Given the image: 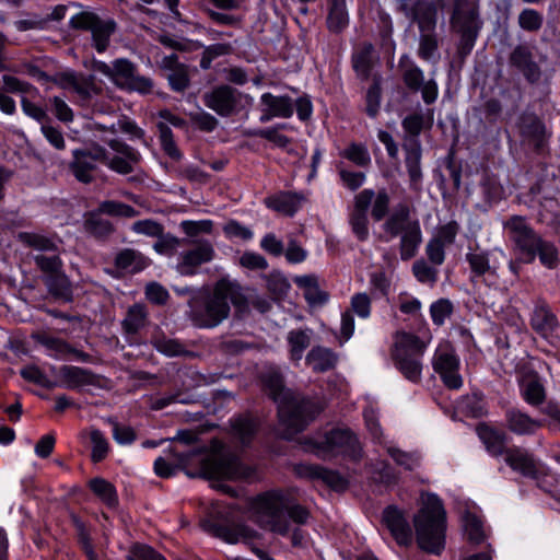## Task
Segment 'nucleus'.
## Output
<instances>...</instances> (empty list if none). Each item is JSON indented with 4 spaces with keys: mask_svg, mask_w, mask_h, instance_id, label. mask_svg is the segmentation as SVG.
<instances>
[{
    "mask_svg": "<svg viewBox=\"0 0 560 560\" xmlns=\"http://www.w3.org/2000/svg\"><path fill=\"white\" fill-rule=\"evenodd\" d=\"M231 289V281L221 279L214 284L212 291L201 289L194 292L187 303V318L200 329H210L220 325L230 315Z\"/></svg>",
    "mask_w": 560,
    "mask_h": 560,
    "instance_id": "f257e3e1",
    "label": "nucleus"
},
{
    "mask_svg": "<svg viewBox=\"0 0 560 560\" xmlns=\"http://www.w3.org/2000/svg\"><path fill=\"white\" fill-rule=\"evenodd\" d=\"M257 522L261 528L285 536L290 533L289 516L296 524H305L308 511L300 505H290L285 495L270 491L259 495L255 503Z\"/></svg>",
    "mask_w": 560,
    "mask_h": 560,
    "instance_id": "f03ea898",
    "label": "nucleus"
},
{
    "mask_svg": "<svg viewBox=\"0 0 560 560\" xmlns=\"http://www.w3.org/2000/svg\"><path fill=\"white\" fill-rule=\"evenodd\" d=\"M324 404L314 397L305 396L294 390H287L278 404L281 436L293 439L304 431L324 410Z\"/></svg>",
    "mask_w": 560,
    "mask_h": 560,
    "instance_id": "7ed1b4c3",
    "label": "nucleus"
},
{
    "mask_svg": "<svg viewBox=\"0 0 560 560\" xmlns=\"http://www.w3.org/2000/svg\"><path fill=\"white\" fill-rule=\"evenodd\" d=\"M413 525L419 548L439 556L445 548L446 512L436 495L428 497L415 515Z\"/></svg>",
    "mask_w": 560,
    "mask_h": 560,
    "instance_id": "20e7f679",
    "label": "nucleus"
},
{
    "mask_svg": "<svg viewBox=\"0 0 560 560\" xmlns=\"http://www.w3.org/2000/svg\"><path fill=\"white\" fill-rule=\"evenodd\" d=\"M482 26L479 0H453L450 28L458 36L456 54L462 60L472 51Z\"/></svg>",
    "mask_w": 560,
    "mask_h": 560,
    "instance_id": "39448f33",
    "label": "nucleus"
},
{
    "mask_svg": "<svg viewBox=\"0 0 560 560\" xmlns=\"http://www.w3.org/2000/svg\"><path fill=\"white\" fill-rule=\"evenodd\" d=\"M383 231L390 237H400L399 254L404 261L412 259L422 243L420 221L411 215L407 203H398L383 223Z\"/></svg>",
    "mask_w": 560,
    "mask_h": 560,
    "instance_id": "423d86ee",
    "label": "nucleus"
},
{
    "mask_svg": "<svg viewBox=\"0 0 560 560\" xmlns=\"http://www.w3.org/2000/svg\"><path fill=\"white\" fill-rule=\"evenodd\" d=\"M187 475L209 480H238L249 478L253 475V469L244 466L237 455L220 447L200 459L197 472L187 471Z\"/></svg>",
    "mask_w": 560,
    "mask_h": 560,
    "instance_id": "0eeeda50",
    "label": "nucleus"
},
{
    "mask_svg": "<svg viewBox=\"0 0 560 560\" xmlns=\"http://www.w3.org/2000/svg\"><path fill=\"white\" fill-rule=\"evenodd\" d=\"M425 349L427 343L411 332L397 331L394 335L390 357L396 369L410 382L418 383L421 380L420 359Z\"/></svg>",
    "mask_w": 560,
    "mask_h": 560,
    "instance_id": "6e6552de",
    "label": "nucleus"
},
{
    "mask_svg": "<svg viewBox=\"0 0 560 560\" xmlns=\"http://www.w3.org/2000/svg\"><path fill=\"white\" fill-rule=\"evenodd\" d=\"M117 218H135L139 212L130 205L117 200H104L98 207L84 214L83 229L94 238L105 242L116 231L115 225L103 215Z\"/></svg>",
    "mask_w": 560,
    "mask_h": 560,
    "instance_id": "1a4fd4ad",
    "label": "nucleus"
},
{
    "mask_svg": "<svg viewBox=\"0 0 560 560\" xmlns=\"http://www.w3.org/2000/svg\"><path fill=\"white\" fill-rule=\"evenodd\" d=\"M91 69L104 74L120 89L137 91L142 94H149L153 89V81L150 78L139 75L137 73V66L127 58L114 60L113 66L93 59L91 61Z\"/></svg>",
    "mask_w": 560,
    "mask_h": 560,
    "instance_id": "9d476101",
    "label": "nucleus"
},
{
    "mask_svg": "<svg viewBox=\"0 0 560 560\" xmlns=\"http://www.w3.org/2000/svg\"><path fill=\"white\" fill-rule=\"evenodd\" d=\"M317 455L326 458L339 454L359 460L362 456L357 435L349 429H332L325 433L320 441L315 442Z\"/></svg>",
    "mask_w": 560,
    "mask_h": 560,
    "instance_id": "9b49d317",
    "label": "nucleus"
},
{
    "mask_svg": "<svg viewBox=\"0 0 560 560\" xmlns=\"http://www.w3.org/2000/svg\"><path fill=\"white\" fill-rule=\"evenodd\" d=\"M69 25L73 30L91 32L92 46L101 54L106 51L110 37L117 30V23L113 19L103 20L91 11L75 14L71 18Z\"/></svg>",
    "mask_w": 560,
    "mask_h": 560,
    "instance_id": "f8f14e48",
    "label": "nucleus"
},
{
    "mask_svg": "<svg viewBox=\"0 0 560 560\" xmlns=\"http://www.w3.org/2000/svg\"><path fill=\"white\" fill-rule=\"evenodd\" d=\"M107 160V150L94 144L92 148L75 149L72 151V160L68 168L74 178L81 184H92L96 180L98 174V163Z\"/></svg>",
    "mask_w": 560,
    "mask_h": 560,
    "instance_id": "ddd939ff",
    "label": "nucleus"
},
{
    "mask_svg": "<svg viewBox=\"0 0 560 560\" xmlns=\"http://www.w3.org/2000/svg\"><path fill=\"white\" fill-rule=\"evenodd\" d=\"M516 128L522 144L529 147L536 154L548 152L551 133L536 113L523 112L517 117Z\"/></svg>",
    "mask_w": 560,
    "mask_h": 560,
    "instance_id": "4468645a",
    "label": "nucleus"
},
{
    "mask_svg": "<svg viewBox=\"0 0 560 560\" xmlns=\"http://www.w3.org/2000/svg\"><path fill=\"white\" fill-rule=\"evenodd\" d=\"M405 86L412 93H421L427 105L433 104L439 96V86L434 79L424 80L423 71L410 59L402 55L398 63Z\"/></svg>",
    "mask_w": 560,
    "mask_h": 560,
    "instance_id": "2eb2a0df",
    "label": "nucleus"
},
{
    "mask_svg": "<svg viewBox=\"0 0 560 560\" xmlns=\"http://www.w3.org/2000/svg\"><path fill=\"white\" fill-rule=\"evenodd\" d=\"M243 93L229 84H220L202 95L206 107L221 117H231L241 109Z\"/></svg>",
    "mask_w": 560,
    "mask_h": 560,
    "instance_id": "dca6fc26",
    "label": "nucleus"
},
{
    "mask_svg": "<svg viewBox=\"0 0 560 560\" xmlns=\"http://www.w3.org/2000/svg\"><path fill=\"white\" fill-rule=\"evenodd\" d=\"M432 366L447 388L458 389L463 385L462 376L458 373L459 359L448 343L438 347L433 355Z\"/></svg>",
    "mask_w": 560,
    "mask_h": 560,
    "instance_id": "f3484780",
    "label": "nucleus"
},
{
    "mask_svg": "<svg viewBox=\"0 0 560 560\" xmlns=\"http://www.w3.org/2000/svg\"><path fill=\"white\" fill-rule=\"evenodd\" d=\"M503 228L515 248L526 258L534 253V248L542 238L522 215H512L503 223Z\"/></svg>",
    "mask_w": 560,
    "mask_h": 560,
    "instance_id": "a211bd4d",
    "label": "nucleus"
},
{
    "mask_svg": "<svg viewBox=\"0 0 560 560\" xmlns=\"http://www.w3.org/2000/svg\"><path fill=\"white\" fill-rule=\"evenodd\" d=\"M374 198L373 189H363L353 198V207L349 213V224L360 242L369 238L368 212Z\"/></svg>",
    "mask_w": 560,
    "mask_h": 560,
    "instance_id": "6ab92c4d",
    "label": "nucleus"
},
{
    "mask_svg": "<svg viewBox=\"0 0 560 560\" xmlns=\"http://www.w3.org/2000/svg\"><path fill=\"white\" fill-rule=\"evenodd\" d=\"M509 65L521 73L529 84L540 81L542 71L535 60L533 49L527 44H518L509 55Z\"/></svg>",
    "mask_w": 560,
    "mask_h": 560,
    "instance_id": "aec40b11",
    "label": "nucleus"
},
{
    "mask_svg": "<svg viewBox=\"0 0 560 560\" xmlns=\"http://www.w3.org/2000/svg\"><path fill=\"white\" fill-rule=\"evenodd\" d=\"M107 144L117 155L110 158L107 153V160L103 161V164L121 175L135 172V166L141 161V154L136 149L118 139H112Z\"/></svg>",
    "mask_w": 560,
    "mask_h": 560,
    "instance_id": "412c9836",
    "label": "nucleus"
},
{
    "mask_svg": "<svg viewBox=\"0 0 560 560\" xmlns=\"http://www.w3.org/2000/svg\"><path fill=\"white\" fill-rule=\"evenodd\" d=\"M506 465L514 471L530 479L540 475V464L535 456L521 446H510L504 455Z\"/></svg>",
    "mask_w": 560,
    "mask_h": 560,
    "instance_id": "4be33fe9",
    "label": "nucleus"
},
{
    "mask_svg": "<svg viewBox=\"0 0 560 560\" xmlns=\"http://www.w3.org/2000/svg\"><path fill=\"white\" fill-rule=\"evenodd\" d=\"M382 520L398 545L407 547L412 542V529L401 510L389 505L383 511Z\"/></svg>",
    "mask_w": 560,
    "mask_h": 560,
    "instance_id": "5701e85b",
    "label": "nucleus"
},
{
    "mask_svg": "<svg viewBox=\"0 0 560 560\" xmlns=\"http://www.w3.org/2000/svg\"><path fill=\"white\" fill-rule=\"evenodd\" d=\"M214 257V249L208 241L198 242L196 247L182 254L176 269L182 276H194L202 264Z\"/></svg>",
    "mask_w": 560,
    "mask_h": 560,
    "instance_id": "b1692460",
    "label": "nucleus"
},
{
    "mask_svg": "<svg viewBox=\"0 0 560 560\" xmlns=\"http://www.w3.org/2000/svg\"><path fill=\"white\" fill-rule=\"evenodd\" d=\"M59 375L63 385L70 389L83 386L103 387V376L80 366L62 365L59 369Z\"/></svg>",
    "mask_w": 560,
    "mask_h": 560,
    "instance_id": "393cba45",
    "label": "nucleus"
},
{
    "mask_svg": "<svg viewBox=\"0 0 560 560\" xmlns=\"http://www.w3.org/2000/svg\"><path fill=\"white\" fill-rule=\"evenodd\" d=\"M161 69L167 71L165 78L174 92H184L190 85L188 66L179 62L178 56L172 54L165 56L161 61Z\"/></svg>",
    "mask_w": 560,
    "mask_h": 560,
    "instance_id": "a878e982",
    "label": "nucleus"
},
{
    "mask_svg": "<svg viewBox=\"0 0 560 560\" xmlns=\"http://www.w3.org/2000/svg\"><path fill=\"white\" fill-rule=\"evenodd\" d=\"M202 527L213 536L223 539L229 544H236L240 540L248 541L254 539L257 534L254 529L248 526L237 525H224L214 522H203Z\"/></svg>",
    "mask_w": 560,
    "mask_h": 560,
    "instance_id": "bb28decb",
    "label": "nucleus"
},
{
    "mask_svg": "<svg viewBox=\"0 0 560 560\" xmlns=\"http://www.w3.org/2000/svg\"><path fill=\"white\" fill-rule=\"evenodd\" d=\"M258 380L264 393L277 405L289 388H285L284 376L281 370L275 365L265 366L258 374Z\"/></svg>",
    "mask_w": 560,
    "mask_h": 560,
    "instance_id": "cd10ccee",
    "label": "nucleus"
},
{
    "mask_svg": "<svg viewBox=\"0 0 560 560\" xmlns=\"http://www.w3.org/2000/svg\"><path fill=\"white\" fill-rule=\"evenodd\" d=\"M405 18L417 24L419 33H432L433 31H436L438 25V3L431 0L420 2L411 13Z\"/></svg>",
    "mask_w": 560,
    "mask_h": 560,
    "instance_id": "c85d7f7f",
    "label": "nucleus"
},
{
    "mask_svg": "<svg viewBox=\"0 0 560 560\" xmlns=\"http://www.w3.org/2000/svg\"><path fill=\"white\" fill-rule=\"evenodd\" d=\"M298 472L301 476L320 479L335 491H345L349 485L348 480L338 471L327 469L319 465H301L298 467Z\"/></svg>",
    "mask_w": 560,
    "mask_h": 560,
    "instance_id": "c756f323",
    "label": "nucleus"
},
{
    "mask_svg": "<svg viewBox=\"0 0 560 560\" xmlns=\"http://www.w3.org/2000/svg\"><path fill=\"white\" fill-rule=\"evenodd\" d=\"M505 425L511 432L517 435H530L541 428L542 423L522 410L512 407L505 411Z\"/></svg>",
    "mask_w": 560,
    "mask_h": 560,
    "instance_id": "7c9ffc66",
    "label": "nucleus"
},
{
    "mask_svg": "<svg viewBox=\"0 0 560 560\" xmlns=\"http://www.w3.org/2000/svg\"><path fill=\"white\" fill-rule=\"evenodd\" d=\"M532 328L542 337L553 334L559 324L556 315L544 300L536 302L532 318Z\"/></svg>",
    "mask_w": 560,
    "mask_h": 560,
    "instance_id": "2f4dec72",
    "label": "nucleus"
},
{
    "mask_svg": "<svg viewBox=\"0 0 560 560\" xmlns=\"http://www.w3.org/2000/svg\"><path fill=\"white\" fill-rule=\"evenodd\" d=\"M303 200V195L298 192L280 191L267 197L264 202L267 208L276 212L287 217H293L294 213L300 209Z\"/></svg>",
    "mask_w": 560,
    "mask_h": 560,
    "instance_id": "473e14b6",
    "label": "nucleus"
},
{
    "mask_svg": "<svg viewBox=\"0 0 560 560\" xmlns=\"http://www.w3.org/2000/svg\"><path fill=\"white\" fill-rule=\"evenodd\" d=\"M377 60L374 46L371 43H363L351 56V65L357 77L361 81H366L371 77V71Z\"/></svg>",
    "mask_w": 560,
    "mask_h": 560,
    "instance_id": "72a5a7b5",
    "label": "nucleus"
},
{
    "mask_svg": "<svg viewBox=\"0 0 560 560\" xmlns=\"http://www.w3.org/2000/svg\"><path fill=\"white\" fill-rule=\"evenodd\" d=\"M477 433L482 443L485 444L487 451L492 456H504L508 447L505 446L506 434L502 431H499L486 423H480L477 427Z\"/></svg>",
    "mask_w": 560,
    "mask_h": 560,
    "instance_id": "f704fd0d",
    "label": "nucleus"
},
{
    "mask_svg": "<svg viewBox=\"0 0 560 560\" xmlns=\"http://www.w3.org/2000/svg\"><path fill=\"white\" fill-rule=\"evenodd\" d=\"M151 260L139 250L133 248H124L119 250L114 259V265L117 269L138 273L144 270Z\"/></svg>",
    "mask_w": 560,
    "mask_h": 560,
    "instance_id": "c9c22d12",
    "label": "nucleus"
},
{
    "mask_svg": "<svg viewBox=\"0 0 560 560\" xmlns=\"http://www.w3.org/2000/svg\"><path fill=\"white\" fill-rule=\"evenodd\" d=\"M466 261L469 265L471 279L481 278L486 275L497 276L495 267L490 264L489 252L480 249L479 246L469 249L466 254Z\"/></svg>",
    "mask_w": 560,
    "mask_h": 560,
    "instance_id": "e433bc0d",
    "label": "nucleus"
},
{
    "mask_svg": "<svg viewBox=\"0 0 560 560\" xmlns=\"http://www.w3.org/2000/svg\"><path fill=\"white\" fill-rule=\"evenodd\" d=\"M536 256H538L540 264L549 270H555L560 266L559 249L550 241L541 238L537 246L534 248V253L527 256L525 262H533Z\"/></svg>",
    "mask_w": 560,
    "mask_h": 560,
    "instance_id": "4c0bfd02",
    "label": "nucleus"
},
{
    "mask_svg": "<svg viewBox=\"0 0 560 560\" xmlns=\"http://www.w3.org/2000/svg\"><path fill=\"white\" fill-rule=\"evenodd\" d=\"M44 283L49 292L57 300H61L63 302H72L73 300V290L72 284L63 272V270L50 275L48 277H44Z\"/></svg>",
    "mask_w": 560,
    "mask_h": 560,
    "instance_id": "58836bf2",
    "label": "nucleus"
},
{
    "mask_svg": "<svg viewBox=\"0 0 560 560\" xmlns=\"http://www.w3.org/2000/svg\"><path fill=\"white\" fill-rule=\"evenodd\" d=\"M18 240L25 246L40 252L39 254L56 253L59 250V244L62 243L58 237H49L33 232H20Z\"/></svg>",
    "mask_w": 560,
    "mask_h": 560,
    "instance_id": "ea45409f",
    "label": "nucleus"
},
{
    "mask_svg": "<svg viewBox=\"0 0 560 560\" xmlns=\"http://www.w3.org/2000/svg\"><path fill=\"white\" fill-rule=\"evenodd\" d=\"M402 150L406 153L405 163H406L407 172H408V175L410 178V187L415 190H419V183L421 182V178H422L421 144L402 145Z\"/></svg>",
    "mask_w": 560,
    "mask_h": 560,
    "instance_id": "a19ab883",
    "label": "nucleus"
},
{
    "mask_svg": "<svg viewBox=\"0 0 560 560\" xmlns=\"http://www.w3.org/2000/svg\"><path fill=\"white\" fill-rule=\"evenodd\" d=\"M305 360L314 372L323 373L335 368L337 357L330 349L318 346L307 353Z\"/></svg>",
    "mask_w": 560,
    "mask_h": 560,
    "instance_id": "79ce46f5",
    "label": "nucleus"
},
{
    "mask_svg": "<svg viewBox=\"0 0 560 560\" xmlns=\"http://www.w3.org/2000/svg\"><path fill=\"white\" fill-rule=\"evenodd\" d=\"M405 131L402 145L421 144L419 136L425 127V118L421 113L407 115L401 121Z\"/></svg>",
    "mask_w": 560,
    "mask_h": 560,
    "instance_id": "37998d69",
    "label": "nucleus"
},
{
    "mask_svg": "<svg viewBox=\"0 0 560 560\" xmlns=\"http://www.w3.org/2000/svg\"><path fill=\"white\" fill-rule=\"evenodd\" d=\"M147 319L148 312L143 304L131 305L121 322L124 332L127 335L138 334L147 325Z\"/></svg>",
    "mask_w": 560,
    "mask_h": 560,
    "instance_id": "c03bdc74",
    "label": "nucleus"
},
{
    "mask_svg": "<svg viewBox=\"0 0 560 560\" xmlns=\"http://www.w3.org/2000/svg\"><path fill=\"white\" fill-rule=\"evenodd\" d=\"M288 345L290 347V357L293 361H300L303 352L311 345V330L310 329H294L289 331Z\"/></svg>",
    "mask_w": 560,
    "mask_h": 560,
    "instance_id": "a18cd8bd",
    "label": "nucleus"
},
{
    "mask_svg": "<svg viewBox=\"0 0 560 560\" xmlns=\"http://www.w3.org/2000/svg\"><path fill=\"white\" fill-rule=\"evenodd\" d=\"M261 104L269 107L277 117L290 118L293 115V101L290 96H275L271 93L261 95Z\"/></svg>",
    "mask_w": 560,
    "mask_h": 560,
    "instance_id": "49530a36",
    "label": "nucleus"
},
{
    "mask_svg": "<svg viewBox=\"0 0 560 560\" xmlns=\"http://www.w3.org/2000/svg\"><path fill=\"white\" fill-rule=\"evenodd\" d=\"M382 100V77L375 73L372 77V83L365 94V113L368 116L374 118L377 116L381 108Z\"/></svg>",
    "mask_w": 560,
    "mask_h": 560,
    "instance_id": "de8ad7c7",
    "label": "nucleus"
},
{
    "mask_svg": "<svg viewBox=\"0 0 560 560\" xmlns=\"http://www.w3.org/2000/svg\"><path fill=\"white\" fill-rule=\"evenodd\" d=\"M90 489L97 495L106 505L115 506L118 503L117 492L113 483L104 478L96 477L90 480Z\"/></svg>",
    "mask_w": 560,
    "mask_h": 560,
    "instance_id": "09e8293b",
    "label": "nucleus"
},
{
    "mask_svg": "<svg viewBox=\"0 0 560 560\" xmlns=\"http://www.w3.org/2000/svg\"><path fill=\"white\" fill-rule=\"evenodd\" d=\"M522 396L525 399V401L532 406H539L545 401V387L540 383L538 377L533 376L523 382Z\"/></svg>",
    "mask_w": 560,
    "mask_h": 560,
    "instance_id": "8fccbe9b",
    "label": "nucleus"
},
{
    "mask_svg": "<svg viewBox=\"0 0 560 560\" xmlns=\"http://www.w3.org/2000/svg\"><path fill=\"white\" fill-rule=\"evenodd\" d=\"M339 155L359 167H368L371 164V155L364 143L351 142Z\"/></svg>",
    "mask_w": 560,
    "mask_h": 560,
    "instance_id": "3c124183",
    "label": "nucleus"
},
{
    "mask_svg": "<svg viewBox=\"0 0 560 560\" xmlns=\"http://www.w3.org/2000/svg\"><path fill=\"white\" fill-rule=\"evenodd\" d=\"M49 254L50 255L37 254L33 257L35 266L45 277L57 273L63 268L60 250Z\"/></svg>",
    "mask_w": 560,
    "mask_h": 560,
    "instance_id": "603ef678",
    "label": "nucleus"
},
{
    "mask_svg": "<svg viewBox=\"0 0 560 560\" xmlns=\"http://www.w3.org/2000/svg\"><path fill=\"white\" fill-rule=\"evenodd\" d=\"M152 346L161 353L168 357L190 355L182 342L165 336H155L151 340Z\"/></svg>",
    "mask_w": 560,
    "mask_h": 560,
    "instance_id": "864d4df0",
    "label": "nucleus"
},
{
    "mask_svg": "<svg viewBox=\"0 0 560 560\" xmlns=\"http://www.w3.org/2000/svg\"><path fill=\"white\" fill-rule=\"evenodd\" d=\"M32 339L44 346L48 350L55 351L57 354L67 355L73 351V347L66 340L57 337H51L46 332L37 331L32 334Z\"/></svg>",
    "mask_w": 560,
    "mask_h": 560,
    "instance_id": "5fc2aeb1",
    "label": "nucleus"
},
{
    "mask_svg": "<svg viewBox=\"0 0 560 560\" xmlns=\"http://www.w3.org/2000/svg\"><path fill=\"white\" fill-rule=\"evenodd\" d=\"M463 526L467 539L471 544L479 545L485 540L482 522L475 514L465 512L463 515Z\"/></svg>",
    "mask_w": 560,
    "mask_h": 560,
    "instance_id": "6e6d98bb",
    "label": "nucleus"
},
{
    "mask_svg": "<svg viewBox=\"0 0 560 560\" xmlns=\"http://www.w3.org/2000/svg\"><path fill=\"white\" fill-rule=\"evenodd\" d=\"M233 50L234 48L230 43H217L207 46L201 54L199 66L202 70H209L214 59L231 55Z\"/></svg>",
    "mask_w": 560,
    "mask_h": 560,
    "instance_id": "4d7b16f0",
    "label": "nucleus"
},
{
    "mask_svg": "<svg viewBox=\"0 0 560 560\" xmlns=\"http://www.w3.org/2000/svg\"><path fill=\"white\" fill-rule=\"evenodd\" d=\"M92 443L91 460L96 464L103 462L109 453V443L105 435L98 429L90 431Z\"/></svg>",
    "mask_w": 560,
    "mask_h": 560,
    "instance_id": "13d9d810",
    "label": "nucleus"
},
{
    "mask_svg": "<svg viewBox=\"0 0 560 560\" xmlns=\"http://www.w3.org/2000/svg\"><path fill=\"white\" fill-rule=\"evenodd\" d=\"M232 428L242 443L247 444L254 438L258 423L254 418L244 416L236 418L232 423Z\"/></svg>",
    "mask_w": 560,
    "mask_h": 560,
    "instance_id": "bf43d9fd",
    "label": "nucleus"
},
{
    "mask_svg": "<svg viewBox=\"0 0 560 560\" xmlns=\"http://www.w3.org/2000/svg\"><path fill=\"white\" fill-rule=\"evenodd\" d=\"M439 49V37L436 31L432 33H420L418 56L422 60L430 61Z\"/></svg>",
    "mask_w": 560,
    "mask_h": 560,
    "instance_id": "052dcab7",
    "label": "nucleus"
},
{
    "mask_svg": "<svg viewBox=\"0 0 560 560\" xmlns=\"http://www.w3.org/2000/svg\"><path fill=\"white\" fill-rule=\"evenodd\" d=\"M544 16L534 9H524L518 14V25L522 30L536 33L542 27Z\"/></svg>",
    "mask_w": 560,
    "mask_h": 560,
    "instance_id": "680f3d73",
    "label": "nucleus"
},
{
    "mask_svg": "<svg viewBox=\"0 0 560 560\" xmlns=\"http://www.w3.org/2000/svg\"><path fill=\"white\" fill-rule=\"evenodd\" d=\"M266 281L268 291L276 300L285 296L290 289L288 279L279 271H273L266 276Z\"/></svg>",
    "mask_w": 560,
    "mask_h": 560,
    "instance_id": "e2e57ef3",
    "label": "nucleus"
},
{
    "mask_svg": "<svg viewBox=\"0 0 560 560\" xmlns=\"http://www.w3.org/2000/svg\"><path fill=\"white\" fill-rule=\"evenodd\" d=\"M390 198L386 189H380L377 192L374 191V198L372 200V218L374 221H382L389 211Z\"/></svg>",
    "mask_w": 560,
    "mask_h": 560,
    "instance_id": "0e129e2a",
    "label": "nucleus"
},
{
    "mask_svg": "<svg viewBox=\"0 0 560 560\" xmlns=\"http://www.w3.org/2000/svg\"><path fill=\"white\" fill-rule=\"evenodd\" d=\"M327 24L330 31L340 32L348 24L346 4L329 5Z\"/></svg>",
    "mask_w": 560,
    "mask_h": 560,
    "instance_id": "69168bd1",
    "label": "nucleus"
},
{
    "mask_svg": "<svg viewBox=\"0 0 560 560\" xmlns=\"http://www.w3.org/2000/svg\"><path fill=\"white\" fill-rule=\"evenodd\" d=\"M412 273L419 282L434 284L438 280L439 272L421 258L413 262Z\"/></svg>",
    "mask_w": 560,
    "mask_h": 560,
    "instance_id": "338daca9",
    "label": "nucleus"
},
{
    "mask_svg": "<svg viewBox=\"0 0 560 560\" xmlns=\"http://www.w3.org/2000/svg\"><path fill=\"white\" fill-rule=\"evenodd\" d=\"M191 124L203 132H212L219 125V120L207 112L189 113Z\"/></svg>",
    "mask_w": 560,
    "mask_h": 560,
    "instance_id": "774afa93",
    "label": "nucleus"
}]
</instances>
